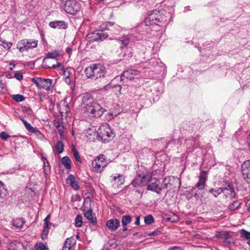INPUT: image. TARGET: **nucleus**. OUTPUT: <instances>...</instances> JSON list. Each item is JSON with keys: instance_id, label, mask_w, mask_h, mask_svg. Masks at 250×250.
Listing matches in <instances>:
<instances>
[{"instance_id": "1", "label": "nucleus", "mask_w": 250, "mask_h": 250, "mask_svg": "<svg viewBox=\"0 0 250 250\" xmlns=\"http://www.w3.org/2000/svg\"><path fill=\"white\" fill-rule=\"evenodd\" d=\"M172 18L170 12L165 10H154L145 19L144 23L146 26L156 25L166 28Z\"/></svg>"}, {"instance_id": "2", "label": "nucleus", "mask_w": 250, "mask_h": 250, "mask_svg": "<svg viewBox=\"0 0 250 250\" xmlns=\"http://www.w3.org/2000/svg\"><path fill=\"white\" fill-rule=\"evenodd\" d=\"M84 73L87 78L98 80L104 84H108L112 77L107 73L104 65L100 63L93 64L85 68Z\"/></svg>"}, {"instance_id": "3", "label": "nucleus", "mask_w": 250, "mask_h": 250, "mask_svg": "<svg viewBox=\"0 0 250 250\" xmlns=\"http://www.w3.org/2000/svg\"><path fill=\"white\" fill-rule=\"evenodd\" d=\"M94 133L97 139L104 143H108L114 137V133L108 125L100 127Z\"/></svg>"}, {"instance_id": "4", "label": "nucleus", "mask_w": 250, "mask_h": 250, "mask_svg": "<svg viewBox=\"0 0 250 250\" xmlns=\"http://www.w3.org/2000/svg\"><path fill=\"white\" fill-rule=\"evenodd\" d=\"M146 183L147 190L155 192L159 195L161 194L163 188L160 186L161 184L160 180L155 177H153L151 174L148 171L146 172Z\"/></svg>"}, {"instance_id": "5", "label": "nucleus", "mask_w": 250, "mask_h": 250, "mask_svg": "<svg viewBox=\"0 0 250 250\" xmlns=\"http://www.w3.org/2000/svg\"><path fill=\"white\" fill-rule=\"evenodd\" d=\"M181 184V181L179 179L170 176L163 179L161 188H163V189H166V193H167L170 190L174 191L178 190L180 188Z\"/></svg>"}, {"instance_id": "6", "label": "nucleus", "mask_w": 250, "mask_h": 250, "mask_svg": "<svg viewBox=\"0 0 250 250\" xmlns=\"http://www.w3.org/2000/svg\"><path fill=\"white\" fill-rule=\"evenodd\" d=\"M61 5L67 13L75 15L80 10V4L76 0H61Z\"/></svg>"}, {"instance_id": "7", "label": "nucleus", "mask_w": 250, "mask_h": 250, "mask_svg": "<svg viewBox=\"0 0 250 250\" xmlns=\"http://www.w3.org/2000/svg\"><path fill=\"white\" fill-rule=\"evenodd\" d=\"M106 111L105 108L95 102L90 106L87 108V109H84V112L90 117L99 118L101 117Z\"/></svg>"}, {"instance_id": "8", "label": "nucleus", "mask_w": 250, "mask_h": 250, "mask_svg": "<svg viewBox=\"0 0 250 250\" xmlns=\"http://www.w3.org/2000/svg\"><path fill=\"white\" fill-rule=\"evenodd\" d=\"M104 30L100 29L88 34L87 37L89 42H102L107 39L108 34L104 32Z\"/></svg>"}, {"instance_id": "9", "label": "nucleus", "mask_w": 250, "mask_h": 250, "mask_svg": "<svg viewBox=\"0 0 250 250\" xmlns=\"http://www.w3.org/2000/svg\"><path fill=\"white\" fill-rule=\"evenodd\" d=\"M147 170L144 169L143 171L138 170L137 175L132 181L131 185L135 188L145 186L146 185V177Z\"/></svg>"}, {"instance_id": "10", "label": "nucleus", "mask_w": 250, "mask_h": 250, "mask_svg": "<svg viewBox=\"0 0 250 250\" xmlns=\"http://www.w3.org/2000/svg\"><path fill=\"white\" fill-rule=\"evenodd\" d=\"M38 45V41L31 42L27 39H23L18 42L17 48L20 52L28 51L36 48Z\"/></svg>"}, {"instance_id": "11", "label": "nucleus", "mask_w": 250, "mask_h": 250, "mask_svg": "<svg viewBox=\"0 0 250 250\" xmlns=\"http://www.w3.org/2000/svg\"><path fill=\"white\" fill-rule=\"evenodd\" d=\"M100 29L102 30L110 31L112 35H118L121 31V28L114 22L106 21L100 25Z\"/></svg>"}, {"instance_id": "12", "label": "nucleus", "mask_w": 250, "mask_h": 250, "mask_svg": "<svg viewBox=\"0 0 250 250\" xmlns=\"http://www.w3.org/2000/svg\"><path fill=\"white\" fill-rule=\"evenodd\" d=\"M92 167L94 170L97 172H101L103 170V168L106 166L104 156L103 154L99 155L92 162Z\"/></svg>"}, {"instance_id": "13", "label": "nucleus", "mask_w": 250, "mask_h": 250, "mask_svg": "<svg viewBox=\"0 0 250 250\" xmlns=\"http://www.w3.org/2000/svg\"><path fill=\"white\" fill-rule=\"evenodd\" d=\"M241 172L243 179L248 183H250V159L242 163Z\"/></svg>"}, {"instance_id": "14", "label": "nucleus", "mask_w": 250, "mask_h": 250, "mask_svg": "<svg viewBox=\"0 0 250 250\" xmlns=\"http://www.w3.org/2000/svg\"><path fill=\"white\" fill-rule=\"evenodd\" d=\"M215 237L219 240H222L224 243L229 246L234 244L233 238L230 235L228 231H224L218 232L215 234Z\"/></svg>"}, {"instance_id": "15", "label": "nucleus", "mask_w": 250, "mask_h": 250, "mask_svg": "<svg viewBox=\"0 0 250 250\" xmlns=\"http://www.w3.org/2000/svg\"><path fill=\"white\" fill-rule=\"evenodd\" d=\"M80 96L82 100V106L84 108V110L87 109V108H88L93 103L95 102L92 95L89 93H83Z\"/></svg>"}, {"instance_id": "16", "label": "nucleus", "mask_w": 250, "mask_h": 250, "mask_svg": "<svg viewBox=\"0 0 250 250\" xmlns=\"http://www.w3.org/2000/svg\"><path fill=\"white\" fill-rule=\"evenodd\" d=\"M139 72L134 69H129L124 71L122 74L120 79L123 82H127V80L131 81L134 79L135 76L139 75Z\"/></svg>"}, {"instance_id": "17", "label": "nucleus", "mask_w": 250, "mask_h": 250, "mask_svg": "<svg viewBox=\"0 0 250 250\" xmlns=\"http://www.w3.org/2000/svg\"><path fill=\"white\" fill-rule=\"evenodd\" d=\"M208 172L205 170H202L199 174V181L196 184V187L199 190L204 189L206 184V182L207 180Z\"/></svg>"}, {"instance_id": "18", "label": "nucleus", "mask_w": 250, "mask_h": 250, "mask_svg": "<svg viewBox=\"0 0 250 250\" xmlns=\"http://www.w3.org/2000/svg\"><path fill=\"white\" fill-rule=\"evenodd\" d=\"M19 119L24 124L25 128L29 132L34 133L36 135L39 136L42 135L41 132L36 127H33L29 123L25 120L21 116H19Z\"/></svg>"}, {"instance_id": "19", "label": "nucleus", "mask_w": 250, "mask_h": 250, "mask_svg": "<svg viewBox=\"0 0 250 250\" xmlns=\"http://www.w3.org/2000/svg\"><path fill=\"white\" fill-rule=\"evenodd\" d=\"M19 119L24 124L25 128L29 132L34 133L36 135L39 136L42 135L41 132L36 127H33L29 123L25 120L21 116H19Z\"/></svg>"}, {"instance_id": "20", "label": "nucleus", "mask_w": 250, "mask_h": 250, "mask_svg": "<svg viewBox=\"0 0 250 250\" xmlns=\"http://www.w3.org/2000/svg\"><path fill=\"white\" fill-rule=\"evenodd\" d=\"M120 225V221L116 218L108 220L106 222V227L109 230L111 231H116Z\"/></svg>"}, {"instance_id": "21", "label": "nucleus", "mask_w": 250, "mask_h": 250, "mask_svg": "<svg viewBox=\"0 0 250 250\" xmlns=\"http://www.w3.org/2000/svg\"><path fill=\"white\" fill-rule=\"evenodd\" d=\"M53 81L50 79L42 78L40 77V89H44L47 91L51 90Z\"/></svg>"}, {"instance_id": "22", "label": "nucleus", "mask_w": 250, "mask_h": 250, "mask_svg": "<svg viewBox=\"0 0 250 250\" xmlns=\"http://www.w3.org/2000/svg\"><path fill=\"white\" fill-rule=\"evenodd\" d=\"M50 27L54 29H66L67 28V23L62 21H51L49 23Z\"/></svg>"}, {"instance_id": "23", "label": "nucleus", "mask_w": 250, "mask_h": 250, "mask_svg": "<svg viewBox=\"0 0 250 250\" xmlns=\"http://www.w3.org/2000/svg\"><path fill=\"white\" fill-rule=\"evenodd\" d=\"M66 183L69 184L73 189L78 190L80 187L78 182L76 180L73 175H69L66 179Z\"/></svg>"}, {"instance_id": "24", "label": "nucleus", "mask_w": 250, "mask_h": 250, "mask_svg": "<svg viewBox=\"0 0 250 250\" xmlns=\"http://www.w3.org/2000/svg\"><path fill=\"white\" fill-rule=\"evenodd\" d=\"M116 40L121 44L120 48L121 50H123L128 46L129 43V39L126 36H123L119 37L118 39H116Z\"/></svg>"}, {"instance_id": "25", "label": "nucleus", "mask_w": 250, "mask_h": 250, "mask_svg": "<svg viewBox=\"0 0 250 250\" xmlns=\"http://www.w3.org/2000/svg\"><path fill=\"white\" fill-rule=\"evenodd\" d=\"M84 216L88 219L91 223L94 224L97 222V218L94 217L95 215L91 209L85 210L83 212Z\"/></svg>"}, {"instance_id": "26", "label": "nucleus", "mask_w": 250, "mask_h": 250, "mask_svg": "<svg viewBox=\"0 0 250 250\" xmlns=\"http://www.w3.org/2000/svg\"><path fill=\"white\" fill-rule=\"evenodd\" d=\"M76 240L73 237H70L68 238L65 240L64 245L62 247V250H70L73 246L75 244Z\"/></svg>"}, {"instance_id": "27", "label": "nucleus", "mask_w": 250, "mask_h": 250, "mask_svg": "<svg viewBox=\"0 0 250 250\" xmlns=\"http://www.w3.org/2000/svg\"><path fill=\"white\" fill-rule=\"evenodd\" d=\"M225 183L227 184V186L225 187H221L222 189H223V192L226 190H229L230 191V197L231 198H235L236 194V192H235L233 185L227 181Z\"/></svg>"}, {"instance_id": "28", "label": "nucleus", "mask_w": 250, "mask_h": 250, "mask_svg": "<svg viewBox=\"0 0 250 250\" xmlns=\"http://www.w3.org/2000/svg\"><path fill=\"white\" fill-rule=\"evenodd\" d=\"M208 193L215 198H217L220 194L223 192L222 188H210L207 190Z\"/></svg>"}, {"instance_id": "29", "label": "nucleus", "mask_w": 250, "mask_h": 250, "mask_svg": "<svg viewBox=\"0 0 250 250\" xmlns=\"http://www.w3.org/2000/svg\"><path fill=\"white\" fill-rule=\"evenodd\" d=\"M111 177L113 178L112 182L114 181V184L117 185H122L125 182V177L123 175L120 174H116L114 176L112 175Z\"/></svg>"}, {"instance_id": "30", "label": "nucleus", "mask_w": 250, "mask_h": 250, "mask_svg": "<svg viewBox=\"0 0 250 250\" xmlns=\"http://www.w3.org/2000/svg\"><path fill=\"white\" fill-rule=\"evenodd\" d=\"M8 194V190L5 188L4 184L0 181V198H4Z\"/></svg>"}, {"instance_id": "31", "label": "nucleus", "mask_w": 250, "mask_h": 250, "mask_svg": "<svg viewBox=\"0 0 250 250\" xmlns=\"http://www.w3.org/2000/svg\"><path fill=\"white\" fill-rule=\"evenodd\" d=\"M240 234L242 238L248 240L247 244L250 247V232L242 229L240 230Z\"/></svg>"}, {"instance_id": "32", "label": "nucleus", "mask_w": 250, "mask_h": 250, "mask_svg": "<svg viewBox=\"0 0 250 250\" xmlns=\"http://www.w3.org/2000/svg\"><path fill=\"white\" fill-rule=\"evenodd\" d=\"M60 55L59 52L57 50H54L52 52H48L46 54L45 58L43 60L42 62H44L46 59H52L57 60V57Z\"/></svg>"}, {"instance_id": "33", "label": "nucleus", "mask_w": 250, "mask_h": 250, "mask_svg": "<svg viewBox=\"0 0 250 250\" xmlns=\"http://www.w3.org/2000/svg\"><path fill=\"white\" fill-rule=\"evenodd\" d=\"M62 163L63 164L65 168L69 169L71 168V162L68 157H63L62 159Z\"/></svg>"}, {"instance_id": "34", "label": "nucleus", "mask_w": 250, "mask_h": 250, "mask_svg": "<svg viewBox=\"0 0 250 250\" xmlns=\"http://www.w3.org/2000/svg\"><path fill=\"white\" fill-rule=\"evenodd\" d=\"M24 223V219L21 218H17L13 221V226L20 229L22 228Z\"/></svg>"}, {"instance_id": "35", "label": "nucleus", "mask_w": 250, "mask_h": 250, "mask_svg": "<svg viewBox=\"0 0 250 250\" xmlns=\"http://www.w3.org/2000/svg\"><path fill=\"white\" fill-rule=\"evenodd\" d=\"M49 232V225L46 224L44 225L42 234V238L43 240L46 239Z\"/></svg>"}, {"instance_id": "36", "label": "nucleus", "mask_w": 250, "mask_h": 250, "mask_svg": "<svg viewBox=\"0 0 250 250\" xmlns=\"http://www.w3.org/2000/svg\"><path fill=\"white\" fill-rule=\"evenodd\" d=\"M55 148L59 153H62L64 150V145L62 141H58L56 144Z\"/></svg>"}, {"instance_id": "37", "label": "nucleus", "mask_w": 250, "mask_h": 250, "mask_svg": "<svg viewBox=\"0 0 250 250\" xmlns=\"http://www.w3.org/2000/svg\"><path fill=\"white\" fill-rule=\"evenodd\" d=\"M12 98L16 102H21L25 99V98L21 94L13 95H12Z\"/></svg>"}, {"instance_id": "38", "label": "nucleus", "mask_w": 250, "mask_h": 250, "mask_svg": "<svg viewBox=\"0 0 250 250\" xmlns=\"http://www.w3.org/2000/svg\"><path fill=\"white\" fill-rule=\"evenodd\" d=\"M144 222L146 225H151L154 222V218L152 215H148L145 217Z\"/></svg>"}, {"instance_id": "39", "label": "nucleus", "mask_w": 250, "mask_h": 250, "mask_svg": "<svg viewBox=\"0 0 250 250\" xmlns=\"http://www.w3.org/2000/svg\"><path fill=\"white\" fill-rule=\"evenodd\" d=\"M62 111H60V113L62 114L63 112L65 113H68L70 111V108L68 104H67L65 101H64L63 103L62 104V106L61 107Z\"/></svg>"}, {"instance_id": "40", "label": "nucleus", "mask_w": 250, "mask_h": 250, "mask_svg": "<svg viewBox=\"0 0 250 250\" xmlns=\"http://www.w3.org/2000/svg\"><path fill=\"white\" fill-rule=\"evenodd\" d=\"M131 221V217L129 215H126L123 216L122 219V224L127 225Z\"/></svg>"}, {"instance_id": "41", "label": "nucleus", "mask_w": 250, "mask_h": 250, "mask_svg": "<svg viewBox=\"0 0 250 250\" xmlns=\"http://www.w3.org/2000/svg\"><path fill=\"white\" fill-rule=\"evenodd\" d=\"M20 245V243L16 241L11 242L7 246V248L8 250H16L18 248V245Z\"/></svg>"}, {"instance_id": "42", "label": "nucleus", "mask_w": 250, "mask_h": 250, "mask_svg": "<svg viewBox=\"0 0 250 250\" xmlns=\"http://www.w3.org/2000/svg\"><path fill=\"white\" fill-rule=\"evenodd\" d=\"M56 127L59 132V134L60 136H62L63 134V125H62V123L59 121L57 123V125H56Z\"/></svg>"}, {"instance_id": "43", "label": "nucleus", "mask_w": 250, "mask_h": 250, "mask_svg": "<svg viewBox=\"0 0 250 250\" xmlns=\"http://www.w3.org/2000/svg\"><path fill=\"white\" fill-rule=\"evenodd\" d=\"M82 216L81 214H78L75 218V226L77 227H81L82 225Z\"/></svg>"}, {"instance_id": "44", "label": "nucleus", "mask_w": 250, "mask_h": 250, "mask_svg": "<svg viewBox=\"0 0 250 250\" xmlns=\"http://www.w3.org/2000/svg\"><path fill=\"white\" fill-rule=\"evenodd\" d=\"M97 132V131L95 130V129H88L86 132H85L86 136L89 139H91V136H96V134H95L94 132Z\"/></svg>"}, {"instance_id": "45", "label": "nucleus", "mask_w": 250, "mask_h": 250, "mask_svg": "<svg viewBox=\"0 0 250 250\" xmlns=\"http://www.w3.org/2000/svg\"><path fill=\"white\" fill-rule=\"evenodd\" d=\"M240 206V203L238 201H234L231 204L229 205V208L231 210H235L238 208Z\"/></svg>"}, {"instance_id": "46", "label": "nucleus", "mask_w": 250, "mask_h": 250, "mask_svg": "<svg viewBox=\"0 0 250 250\" xmlns=\"http://www.w3.org/2000/svg\"><path fill=\"white\" fill-rule=\"evenodd\" d=\"M36 250H49L42 243L37 244L35 246Z\"/></svg>"}, {"instance_id": "47", "label": "nucleus", "mask_w": 250, "mask_h": 250, "mask_svg": "<svg viewBox=\"0 0 250 250\" xmlns=\"http://www.w3.org/2000/svg\"><path fill=\"white\" fill-rule=\"evenodd\" d=\"M73 155L75 157V160L77 162H79L80 163H82L81 159L79 156V153L78 151L74 148L73 149Z\"/></svg>"}, {"instance_id": "48", "label": "nucleus", "mask_w": 250, "mask_h": 250, "mask_svg": "<svg viewBox=\"0 0 250 250\" xmlns=\"http://www.w3.org/2000/svg\"><path fill=\"white\" fill-rule=\"evenodd\" d=\"M161 233V232L159 230H156L152 232H146L145 233V236H151L158 235Z\"/></svg>"}, {"instance_id": "49", "label": "nucleus", "mask_w": 250, "mask_h": 250, "mask_svg": "<svg viewBox=\"0 0 250 250\" xmlns=\"http://www.w3.org/2000/svg\"><path fill=\"white\" fill-rule=\"evenodd\" d=\"M40 77L32 78H31V81L33 83L36 84V86L40 89Z\"/></svg>"}, {"instance_id": "50", "label": "nucleus", "mask_w": 250, "mask_h": 250, "mask_svg": "<svg viewBox=\"0 0 250 250\" xmlns=\"http://www.w3.org/2000/svg\"><path fill=\"white\" fill-rule=\"evenodd\" d=\"M132 56L133 53L131 49H127V51L125 52L123 55V57L126 58L127 59L131 58Z\"/></svg>"}, {"instance_id": "51", "label": "nucleus", "mask_w": 250, "mask_h": 250, "mask_svg": "<svg viewBox=\"0 0 250 250\" xmlns=\"http://www.w3.org/2000/svg\"><path fill=\"white\" fill-rule=\"evenodd\" d=\"M9 137H10V135L6 132L2 131V132H1L0 133V138L2 140L6 141Z\"/></svg>"}, {"instance_id": "52", "label": "nucleus", "mask_w": 250, "mask_h": 250, "mask_svg": "<svg viewBox=\"0 0 250 250\" xmlns=\"http://www.w3.org/2000/svg\"><path fill=\"white\" fill-rule=\"evenodd\" d=\"M2 45L5 49H7L9 50L11 48L13 43L11 42H7L5 40H3V42H2Z\"/></svg>"}, {"instance_id": "53", "label": "nucleus", "mask_w": 250, "mask_h": 250, "mask_svg": "<svg viewBox=\"0 0 250 250\" xmlns=\"http://www.w3.org/2000/svg\"><path fill=\"white\" fill-rule=\"evenodd\" d=\"M22 111L28 115H31L33 114L32 110L30 107H24L22 108Z\"/></svg>"}, {"instance_id": "54", "label": "nucleus", "mask_w": 250, "mask_h": 250, "mask_svg": "<svg viewBox=\"0 0 250 250\" xmlns=\"http://www.w3.org/2000/svg\"><path fill=\"white\" fill-rule=\"evenodd\" d=\"M14 77L19 81H21L23 79L22 74L19 72L15 73Z\"/></svg>"}, {"instance_id": "55", "label": "nucleus", "mask_w": 250, "mask_h": 250, "mask_svg": "<svg viewBox=\"0 0 250 250\" xmlns=\"http://www.w3.org/2000/svg\"><path fill=\"white\" fill-rule=\"evenodd\" d=\"M175 142H176V140H173V139L170 141H167L166 143V147H167L169 145H171V147H172L174 145Z\"/></svg>"}, {"instance_id": "56", "label": "nucleus", "mask_w": 250, "mask_h": 250, "mask_svg": "<svg viewBox=\"0 0 250 250\" xmlns=\"http://www.w3.org/2000/svg\"><path fill=\"white\" fill-rule=\"evenodd\" d=\"M60 65H61V63L60 62H57V63L56 64H53L51 66H46L45 68L56 69V68H58L59 67H60Z\"/></svg>"}, {"instance_id": "57", "label": "nucleus", "mask_w": 250, "mask_h": 250, "mask_svg": "<svg viewBox=\"0 0 250 250\" xmlns=\"http://www.w3.org/2000/svg\"><path fill=\"white\" fill-rule=\"evenodd\" d=\"M27 65L29 68H33L35 66V62L32 61L28 62H27Z\"/></svg>"}, {"instance_id": "58", "label": "nucleus", "mask_w": 250, "mask_h": 250, "mask_svg": "<svg viewBox=\"0 0 250 250\" xmlns=\"http://www.w3.org/2000/svg\"><path fill=\"white\" fill-rule=\"evenodd\" d=\"M50 216L51 215L49 214H48L46 217L44 219V225H49V224H50V223L48 221V220L50 218Z\"/></svg>"}, {"instance_id": "59", "label": "nucleus", "mask_w": 250, "mask_h": 250, "mask_svg": "<svg viewBox=\"0 0 250 250\" xmlns=\"http://www.w3.org/2000/svg\"><path fill=\"white\" fill-rule=\"evenodd\" d=\"M65 82L66 83H67V84H70V83H71V80H70V77L69 76H66L65 78Z\"/></svg>"}, {"instance_id": "60", "label": "nucleus", "mask_w": 250, "mask_h": 250, "mask_svg": "<svg viewBox=\"0 0 250 250\" xmlns=\"http://www.w3.org/2000/svg\"><path fill=\"white\" fill-rule=\"evenodd\" d=\"M167 250H182L179 247H173L169 248Z\"/></svg>"}, {"instance_id": "61", "label": "nucleus", "mask_w": 250, "mask_h": 250, "mask_svg": "<svg viewBox=\"0 0 250 250\" xmlns=\"http://www.w3.org/2000/svg\"><path fill=\"white\" fill-rule=\"evenodd\" d=\"M140 217L139 216L136 217V221L135 222V224L136 226H138L140 225Z\"/></svg>"}, {"instance_id": "62", "label": "nucleus", "mask_w": 250, "mask_h": 250, "mask_svg": "<svg viewBox=\"0 0 250 250\" xmlns=\"http://www.w3.org/2000/svg\"><path fill=\"white\" fill-rule=\"evenodd\" d=\"M127 225L125 224H122L123 229L122 230V231H125L127 230Z\"/></svg>"}, {"instance_id": "63", "label": "nucleus", "mask_w": 250, "mask_h": 250, "mask_svg": "<svg viewBox=\"0 0 250 250\" xmlns=\"http://www.w3.org/2000/svg\"><path fill=\"white\" fill-rule=\"evenodd\" d=\"M42 158L43 161L44 160H45V161L46 162L47 166H48V165H49V162L47 161V158L45 157H44L42 154Z\"/></svg>"}, {"instance_id": "64", "label": "nucleus", "mask_w": 250, "mask_h": 250, "mask_svg": "<svg viewBox=\"0 0 250 250\" xmlns=\"http://www.w3.org/2000/svg\"><path fill=\"white\" fill-rule=\"evenodd\" d=\"M72 51V49L71 47H67L66 49V52L68 54H70Z\"/></svg>"}]
</instances>
